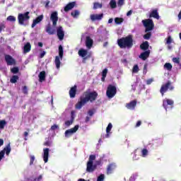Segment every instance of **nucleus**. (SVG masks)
I'll return each instance as SVG.
<instances>
[{
  "label": "nucleus",
  "instance_id": "obj_23",
  "mask_svg": "<svg viewBox=\"0 0 181 181\" xmlns=\"http://www.w3.org/2000/svg\"><path fill=\"white\" fill-rule=\"evenodd\" d=\"M45 31L47 32V33H48V35H55L56 34V30L53 28V27H52V25L48 24L46 26V29Z\"/></svg>",
  "mask_w": 181,
  "mask_h": 181
},
{
  "label": "nucleus",
  "instance_id": "obj_50",
  "mask_svg": "<svg viewBox=\"0 0 181 181\" xmlns=\"http://www.w3.org/2000/svg\"><path fill=\"white\" fill-rule=\"evenodd\" d=\"M107 73H108V69H103V71L102 72V76L107 77Z\"/></svg>",
  "mask_w": 181,
  "mask_h": 181
},
{
  "label": "nucleus",
  "instance_id": "obj_25",
  "mask_svg": "<svg viewBox=\"0 0 181 181\" xmlns=\"http://www.w3.org/2000/svg\"><path fill=\"white\" fill-rule=\"evenodd\" d=\"M38 77L40 83H43L46 80V71H42L40 72Z\"/></svg>",
  "mask_w": 181,
  "mask_h": 181
},
{
  "label": "nucleus",
  "instance_id": "obj_58",
  "mask_svg": "<svg viewBox=\"0 0 181 181\" xmlns=\"http://www.w3.org/2000/svg\"><path fill=\"white\" fill-rule=\"evenodd\" d=\"M45 54H46L45 51H43L42 52H41L40 54V59H43L45 57Z\"/></svg>",
  "mask_w": 181,
  "mask_h": 181
},
{
  "label": "nucleus",
  "instance_id": "obj_9",
  "mask_svg": "<svg viewBox=\"0 0 181 181\" xmlns=\"http://www.w3.org/2000/svg\"><path fill=\"white\" fill-rule=\"evenodd\" d=\"M115 169H117V165L115 163H110L107 167V175H112V173H114V170H115Z\"/></svg>",
  "mask_w": 181,
  "mask_h": 181
},
{
  "label": "nucleus",
  "instance_id": "obj_48",
  "mask_svg": "<svg viewBox=\"0 0 181 181\" xmlns=\"http://www.w3.org/2000/svg\"><path fill=\"white\" fill-rule=\"evenodd\" d=\"M93 160H95V155H90L88 162H93Z\"/></svg>",
  "mask_w": 181,
  "mask_h": 181
},
{
  "label": "nucleus",
  "instance_id": "obj_62",
  "mask_svg": "<svg viewBox=\"0 0 181 181\" xmlns=\"http://www.w3.org/2000/svg\"><path fill=\"white\" fill-rule=\"evenodd\" d=\"M42 175H40L39 177H36L35 180H37V181L42 180Z\"/></svg>",
  "mask_w": 181,
  "mask_h": 181
},
{
  "label": "nucleus",
  "instance_id": "obj_31",
  "mask_svg": "<svg viewBox=\"0 0 181 181\" xmlns=\"http://www.w3.org/2000/svg\"><path fill=\"white\" fill-rule=\"evenodd\" d=\"M18 80H19V76L18 75H13L10 78V83H12V84H15L18 83Z\"/></svg>",
  "mask_w": 181,
  "mask_h": 181
},
{
  "label": "nucleus",
  "instance_id": "obj_55",
  "mask_svg": "<svg viewBox=\"0 0 181 181\" xmlns=\"http://www.w3.org/2000/svg\"><path fill=\"white\" fill-rule=\"evenodd\" d=\"M172 43V37L168 36L167 38L166 44L167 45H170Z\"/></svg>",
  "mask_w": 181,
  "mask_h": 181
},
{
  "label": "nucleus",
  "instance_id": "obj_26",
  "mask_svg": "<svg viewBox=\"0 0 181 181\" xmlns=\"http://www.w3.org/2000/svg\"><path fill=\"white\" fill-rule=\"evenodd\" d=\"M74 122V112H71V120H67L65 122L66 127H70Z\"/></svg>",
  "mask_w": 181,
  "mask_h": 181
},
{
  "label": "nucleus",
  "instance_id": "obj_18",
  "mask_svg": "<svg viewBox=\"0 0 181 181\" xmlns=\"http://www.w3.org/2000/svg\"><path fill=\"white\" fill-rule=\"evenodd\" d=\"M76 1H72V2L69 3L64 8V12H69V11H71V9H73V8H74V6H76Z\"/></svg>",
  "mask_w": 181,
  "mask_h": 181
},
{
  "label": "nucleus",
  "instance_id": "obj_49",
  "mask_svg": "<svg viewBox=\"0 0 181 181\" xmlns=\"http://www.w3.org/2000/svg\"><path fill=\"white\" fill-rule=\"evenodd\" d=\"M35 162V156H30V165H33V163Z\"/></svg>",
  "mask_w": 181,
  "mask_h": 181
},
{
  "label": "nucleus",
  "instance_id": "obj_4",
  "mask_svg": "<svg viewBox=\"0 0 181 181\" xmlns=\"http://www.w3.org/2000/svg\"><path fill=\"white\" fill-rule=\"evenodd\" d=\"M142 23L144 26L146 28L145 32L146 33L148 32H151V30H153L155 28V24L153 23V21L152 19L148 18L142 21Z\"/></svg>",
  "mask_w": 181,
  "mask_h": 181
},
{
  "label": "nucleus",
  "instance_id": "obj_12",
  "mask_svg": "<svg viewBox=\"0 0 181 181\" xmlns=\"http://www.w3.org/2000/svg\"><path fill=\"white\" fill-rule=\"evenodd\" d=\"M78 54L81 57H83V60H87V59L90 57V55L87 56V54H88V51L84 49H79Z\"/></svg>",
  "mask_w": 181,
  "mask_h": 181
},
{
  "label": "nucleus",
  "instance_id": "obj_13",
  "mask_svg": "<svg viewBox=\"0 0 181 181\" xmlns=\"http://www.w3.org/2000/svg\"><path fill=\"white\" fill-rule=\"evenodd\" d=\"M94 162H88L86 164V172L93 173L95 170V165H93Z\"/></svg>",
  "mask_w": 181,
  "mask_h": 181
},
{
  "label": "nucleus",
  "instance_id": "obj_61",
  "mask_svg": "<svg viewBox=\"0 0 181 181\" xmlns=\"http://www.w3.org/2000/svg\"><path fill=\"white\" fill-rule=\"evenodd\" d=\"M131 15H132V10H130L127 13V16H131Z\"/></svg>",
  "mask_w": 181,
  "mask_h": 181
},
{
  "label": "nucleus",
  "instance_id": "obj_51",
  "mask_svg": "<svg viewBox=\"0 0 181 181\" xmlns=\"http://www.w3.org/2000/svg\"><path fill=\"white\" fill-rule=\"evenodd\" d=\"M173 62L174 63H177V64H179V63H180V58H177V57H174L173 59Z\"/></svg>",
  "mask_w": 181,
  "mask_h": 181
},
{
  "label": "nucleus",
  "instance_id": "obj_42",
  "mask_svg": "<svg viewBox=\"0 0 181 181\" xmlns=\"http://www.w3.org/2000/svg\"><path fill=\"white\" fill-rule=\"evenodd\" d=\"M6 125V121L1 120L0 121V129H4Z\"/></svg>",
  "mask_w": 181,
  "mask_h": 181
},
{
  "label": "nucleus",
  "instance_id": "obj_35",
  "mask_svg": "<svg viewBox=\"0 0 181 181\" xmlns=\"http://www.w3.org/2000/svg\"><path fill=\"white\" fill-rule=\"evenodd\" d=\"M122 22H124V18H115V23H116V25H121V23H122Z\"/></svg>",
  "mask_w": 181,
  "mask_h": 181
},
{
  "label": "nucleus",
  "instance_id": "obj_30",
  "mask_svg": "<svg viewBox=\"0 0 181 181\" xmlns=\"http://www.w3.org/2000/svg\"><path fill=\"white\" fill-rule=\"evenodd\" d=\"M140 49H141V50H144V52L148 51V49H149V42H148V41H145L141 44Z\"/></svg>",
  "mask_w": 181,
  "mask_h": 181
},
{
  "label": "nucleus",
  "instance_id": "obj_46",
  "mask_svg": "<svg viewBox=\"0 0 181 181\" xmlns=\"http://www.w3.org/2000/svg\"><path fill=\"white\" fill-rule=\"evenodd\" d=\"M141 155H142L143 158H145V156H148V149L143 148L141 151Z\"/></svg>",
  "mask_w": 181,
  "mask_h": 181
},
{
  "label": "nucleus",
  "instance_id": "obj_6",
  "mask_svg": "<svg viewBox=\"0 0 181 181\" xmlns=\"http://www.w3.org/2000/svg\"><path fill=\"white\" fill-rule=\"evenodd\" d=\"M29 19H30L29 11H27L24 13H19L18 16L19 25H25V22H26V21H29Z\"/></svg>",
  "mask_w": 181,
  "mask_h": 181
},
{
  "label": "nucleus",
  "instance_id": "obj_33",
  "mask_svg": "<svg viewBox=\"0 0 181 181\" xmlns=\"http://www.w3.org/2000/svg\"><path fill=\"white\" fill-rule=\"evenodd\" d=\"M103 8V4H100L98 2L93 3V9H101Z\"/></svg>",
  "mask_w": 181,
  "mask_h": 181
},
{
  "label": "nucleus",
  "instance_id": "obj_28",
  "mask_svg": "<svg viewBox=\"0 0 181 181\" xmlns=\"http://www.w3.org/2000/svg\"><path fill=\"white\" fill-rule=\"evenodd\" d=\"M11 143H8L6 147L1 151V152H4V155H5V153H6V155L8 156H9V154L11 153Z\"/></svg>",
  "mask_w": 181,
  "mask_h": 181
},
{
  "label": "nucleus",
  "instance_id": "obj_44",
  "mask_svg": "<svg viewBox=\"0 0 181 181\" xmlns=\"http://www.w3.org/2000/svg\"><path fill=\"white\" fill-rule=\"evenodd\" d=\"M105 179V175L104 174H100L98 177L97 181H104Z\"/></svg>",
  "mask_w": 181,
  "mask_h": 181
},
{
  "label": "nucleus",
  "instance_id": "obj_10",
  "mask_svg": "<svg viewBox=\"0 0 181 181\" xmlns=\"http://www.w3.org/2000/svg\"><path fill=\"white\" fill-rule=\"evenodd\" d=\"M57 15V11H54L50 16V19L52 21V26L54 27L57 25V21H59V16Z\"/></svg>",
  "mask_w": 181,
  "mask_h": 181
},
{
  "label": "nucleus",
  "instance_id": "obj_24",
  "mask_svg": "<svg viewBox=\"0 0 181 181\" xmlns=\"http://www.w3.org/2000/svg\"><path fill=\"white\" fill-rule=\"evenodd\" d=\"M111 129H112V124L109 123L106 128V134L102 136L103 139L105 138H110V132H111Z\"/></svg>",
  "mask_w": 181,
  "mask_h": 181
},
{
  "label": "nucleus",
  "instance_id": "obj_63",
  "mask_svg": "<svg viewBox=\"0 0 181 181\" xmlns=\"http://www.w3.org/2000/svg\"><path fill=\"white\" fill-rule=\"evenodd\" d=\"M4 145V139H0V148Z\"/></svg>",
  "mask_w": 181,
  "mask_h": 181
},
{
  "label": "nucleus",
  "instance_id": "obj_52",
  "mask_svg": "<svg viewBox=\"0 0 181 181\" xmlns=\"http://www.w3.org/2000/svg\"><path fill=\"white\" fill-rule=\"evenodd\" d=\"M51 131H56V129H59V125L54 124L50 128Z\"/></svg>",
  "mask_w": 181,
  "mask_h": 181
},
{
  "label": "nucleus",
  "instance_id": "obj_21",
  "mask_svg": "<svg viewBox=\"0 0 181 181\" xmlns=\"http://www.w3.org/2000/svg\"><path fill=\"white\" fill-rule=\"evenodd\" d=\"M43 15H40L38 17H37L35 20H33V23L31 25V28H35L37 23H40L43 21Z\"/></svg>",
  "mask_w": 181,
  "mask_h": 181
},
{
  "label": "nucleus",
  "instance_id": "obj_54",
  "mask_svg": "<svg viewBox=\"0 0 181 181\" xmlns=\"http://www.w3.org/2000/svg\"><path fill=\"white\" fill-rule=\"evenodd\" d=\"M125 1L124 0H118L117 5L118 6H122L124 5Z\"/></svg>",
  "mask_w": 181,
  "mask_h": 181
},
{
  "label": "nucleus",
  "instance_id": "obj_36",
  "mask_svg": "<svg viewBox=\"0 0 181 181\" xmlns=\"http://www.w3.org/2000/svg\"><path fill=\"white\" fill-rule=\"evenodd\" d=\"M173 66H172V64L170 63H165L164 64V68L166 69L167 70H168V71H170L172 70V68Z\"/></svg>",
  "mask_w": 181,
  "mask_h": 181
},
{
  "label": "nucleus",
  "instance_id": "obj_29",
  "mask_svg": "<svg viewBox=\"0 0 181 181\" xmlns=\"http://www.w3.org/2000/svg\"><path fill=\"white\" fill-rule=\"evenodd\" d=\"M32 49V45H30V42H27L23 47V53H29Z\"/></svg>",
  "mask_w": 181,
  "mask_h": 181
},
{
  "label": "nucleus",
  "instance_id": "obj_14",
  "mask_svg": "<svg viewBox=\"0 0 181 181\" xmlns=\"http://www.w3.org/2000/svg\"><path fill=\"white\" fill-rule=\"evenodd\" d=\"M5 60L8 64V66H12L13 64H15L16 62L15 59L12 57V56L9 54H6L5 55Z\"/></svg>",
  "mask_w": 181,
  "mask_h": 181
},
{
  "label": "nucleus",
  "instance_id": "obj_16",
  "mask_svg": "<svg viewBox=\"0 0 181 181\" xmlns=\"http://www.w3.org/2000/svg\"><path fill=\"white\" fill-rule=\"evenodd\" d=\"M136 100H132L130 103H127L125 107L127 108V110H135V107H136Z\"/></svg>",
  "mask_w": 181,
  "mask_h": 181
},
{
  "label": "nucleus",
  "instance_id": "obj_39",
  "mask_svg": "<svg viewBox=\"0 0 181 181\" xmlns=\"http://www.w3.org/2000/svg\"><path fill=\"white\" fill-rule=\"evenodd\" d=\"M6 21L8 22H16V18L13 16H9L7 17Z\"/></svg>",
  "mask_w": 181,
  "mask_h": 181
},
{
  "label": "nucleus",
  "instance_id": "obj_17",
  "mask_svg": "<svg viewBox=\"0 0 181 181\" xmlns=\"http://www.w3.org/2000/svg\"><path fill=\"white\" fill-rule=\"evenodd\" d=\"M90 18L93 22H95V21H101L104 18V14H91Z\"/></svg>",
  "mask_w": 181,
  "mask_h": 181
},
{
  "label": "nucleus",
  "instance_id": "obj_11",
  "mask_svg": "<svg viewBox=\"0 0 181 181\" xmlns=\"http://www.w3.org/2000/svg\"><path fill=\"white\" fill-rule=\"evenodd\" d=\"M173 104H175V102L170 99H165L163 101V107L166 111H168V105L173 107Z\"/></svg>",
  "mask_w": 181,
  "mask_h": 181
},
{
  "label": "nucleus",
  "instance_id": "obj_20",
  "mask_svg": "<svg viewBox=\"0 0 181 181\" xmlns=\"http://www.w3.org/2000/svg\"><path fill=\"white\" fill-rule=\"evenodd\" d=\"M76 94H77V86L74 85L69 90L70 98H74L76 97Z\"/></svg>",
  "mask_w": 181,
  "mask_h": 181
},
{
  "label": "nucleus",
  "instance_id": "obj_15",
  "mask_svg": "<svg viewBox=\"0 0 181 181\" xmlns=\"http://www.w3.org/2000/svg\"><path fill=\"white\" fill-rule=\"evenodd\" d=\"M49 152H50V149L49 148H43V160L45 163H47L49 162Z\"/></svg>",
  "mask_w": 181,
  "mask_h": 181
},
{
  "label": "nucleus",
  "instance_id": "obj_56",
  "mask_svg": "<svg viewBox=\"0 0 181 181\" xmlns=\"http://www.w3.org/2000/svg\"><path fill=\"white\" fill-rule=\"evenodd\" d=\"M23 94H28V86H23Z\"/></svg>",
  "mask_w": 181,
  "mask_h": 181
},
{
  "label": "nucleus",
  "instance_id": "obj_3",
  "mask_svg": "<svg viewBox=\"0 0 181 181\" xmlns=\"http://www.w3.org/2000/svg\"><path fill=\"white\" fill-rule=\"evenodd\" d=\"M170 90V91H173L175 90V86L172 85V82L168 81L166 83L161 86L160 89V93L161 95L163 97L165 95V93Z\"/></svg>",
  "mask_w": 181,
  "mask_h": 181
},
{
  "label": "nucleus",
  "instance_id": "obj_43",
  "mask_svg": "<svg viewBox=\"0 0 181 181\" xmlns=\"http://www.w3.org/2000/svg\"><path fill=\"white\" fill-rule=\"evenodd\" d=\"M139 71V66H138V64L134 65L132 69V73H138Z\"/></svg>",
  "mask_w": 181,
  "mask_h": 181
},
{
  "label": "nucleus",
  "instance_id": "obj_19",
  "mask_svg": "<svg viewBox=\"0 0 181 181\" xmlns=\"http://www.w3.org/2000/svg\"><path fill=\"white\" fill-rule=\"evenodd\" d=\"M94 43V41L93 39H91V37L87 36L86 38V46L88 49H90L93 47V45Z\"/></svg>",
  "mask_w": 181,
  "mask_h": 181
},
{
  "label": "nucleus",
  "instance_id": "obj_27",
  "mask_svg": "<svg viewBox=\"0 0 181 181\" xmlns=\"http://www.w3.org/2000/svg\"><path fill=\"white\" fill-rule=\"evenodd\" d=\"M149 18H154L155 19H159V13H158V9L153 10L150 13Z\"/></svg>",
  "mask_w": 181,
  "mask_h": 181
},
{
  "label": "nucleus",
  "instance_id": "obj_40",
  "mask_svg": "<svg viewBox=\"0 0 181 181\" xmlns=\"http://www.w3.org/2000/svg\"><path fill=\"white\" fill-rule=\"evenodd\" d=\"M11 71L13 74H16L19 73V68L18 66H14L11 69Z\"/></svg>",
  "mask_w": 181,
  "mask_h": 181
},
{
  "label": "nucleus",
  "instance_id": "obj_53",
  "mask_svg": "<svg viewBox=\"0 0 181 181\" xmlns=\"http://www.w3.org/2000/svg\"><path fill=\"white\" fill-rule=\"evenodd\" d=\"M154 80L153 78H149L146 80V84L147 86H150L151 83H153Z\"/></svg>",
  "mask_w": 181,
  "mask_h": 181
},
{
  "label": "nucleus",
  "instance_id": "obj_60",
  "mask_svg": "<svg viewBox=\"0 0 181 181\" xmlns=\"http://www.w3.org/2000/svg\"><path fill=\"white\" fill-rule=\"evenodd\" d=\"M29 135V133L28 132H24V136H25V141H28V139L26 137Z\"/></svg>",
  "mask_w": 181,
  "mask_h": 181
},
{
  "label": "nucleus",
  "instance_id": "obj_41",
  "mask_svg": "<svg viewBox=\"0 0 181 181\" xmlns=\"http://www.w3.org/2000/svg\"><path fill=\"white\" fill-rule=\"evenodd\" d=\"M151 36H152V33H147L146 34H145L143 37L144 39H145L146 40H149L151 39Z\"/></svg>",
  "mask_w": 181,
  "mask_h": 181
},
{
  "label": "nucleus",
  "instance_id": "obj_22",
  "mask_svg": "<svg viewBox=\"0 0 181 181\" xmlns=\"http://www.w3.org/2000/svg\"><path fill=\"white\" fill-rule=\"evenodd\" d=\"M149 54H151V50L145 51L139 56V59H141V60H146L148 57H149Z\"/></svg>",
  "mask_w": 181,
  "mask_h": 181
},
{
  "label": "nucleus",
  "instance_id": "obj_1",
  "mask_svg": "<svg viewBox=\"0 0 181 181\" xmlns=\"http://www.w3.org/2000/svg\"><path fill=\"white\" fill-rule=\"evenodd\" d=\"M98 97V93L95 91L83 93V96H80L79 101L75 105L76 110H81L86 103L90 102L94 103Z\"/></svg>",
  "mask_w": 181,
  "mask_h": 181
},
{
  "label": "nucleus",
  "instance_id": "obj_32",
  "mask_svg": "<svg viewBox=\"0 0 181 181\" xmlns=\"http://www.w3.org/2000/svg\"><path fill=\"white\" fill-rule=\"evenodd\" d=\"M61 64H62V62H60V57L57 56L55 57V64H56L57 69H60Z\"/></svg>",
  "mask_w": 181,
  "mask_h": 181
},
{
  "label": "nucleus",
  "instance_id": "obj_64",
  "mask_svg": "<svg viewBox=\"0 0 181 181\" xmlns=\"http://www.w3.org/2000/svg\"><path fill=\"white\" fill-rule=\"evenodd\" d=\"M78 181H90V180H86L85 179L80 178L78 180Z\"/></svg>",
  "mask_w": 181,
  "mask_h": 181
},
{
  "label": "nucleus",
  "instance_id": "obj_5",
  "mask_svg": "<svg viewBox=\"0 0 181 181\" xmlns=\"http://www.w3.org/2000/svg\"><path fill=\"white\" fill-rule=\"evenodd\" d=\"M117 94V87L114 85H108L107 90H106V95L108 98H113L115 97Z\"/></svg>",
  "mask_w": 181,
  "mask_h": 181
},
{
  "label": "nucleus",
  "instance_id": "obj_2",
  "mask_svg": "<svg viewBox=\"0 0 181 181\" xmlns=\"http://www.w3.org/2000/svg\"><path fill=\"white\" fill-rule=\"evenodd\" d=\"M117 45L120 49H131L134 46V37L129 35L117 40Z\"/></svg>",
  "mask_w": 181,
  "mask_h": 181
},
{
  "label": "nucleus",
  "instance_id": "obj_47",
  "mask_svg": "<svg viewBox=\"0 0 181 181\" xmlns=\"http://www.w3.org/2000/svg\"><path fill=\"white\" fill-rule=\"evenodd\" d=\"M94 112H95V110H89L88 111V114L90 117H93L94 115Z\"/></svg>",
  "mask_w": 181,
  "mask_h": 181
},
{
  "label": "nucleus",
  "instance_id": "obj_59",
  "mask_svg": "<svg viewBox=\"0 0 181 181\" xmlns=\"http://www.w3.org/2000/svg\"><path fill=\"white\" fill-rule=\"evenodd\" d=\"M141 124L142 122H141V120H139L136 124V128H138V127H141Z\"/></svg>",
  "mask_w": 181,
  "mask_h": 181
},
{
  "label": "nucleus",
  "instance_id": "obj_57",
  "mask_svg": "<svg viewBox=\"0 0 181 181\" xmlns=\"http://www.w3.org/2000/svg\"><path fill=\"white\" fill-rule=\"evenodd\" d=\"M45 146H52V142L47 141L44 143Z\"/></svg>",
  "mask_w": 181,
  "mask_h": 181
},
{
  "label": "nucleus",
  "instance_id": "obj_7",
  "mask_svg": "<svg viewBox=\"0 0 181 181\" xmlns=\"http://www.w3.org/2000/svg\"><path fill=\"white\" fill-rule=\"evenodd\" d=\"M77 131H78V125H76L74 128L67 129L65 132V137L70 138V136H71V135H73L75 132H77Z\"/></svg>",
  "mask_w": 181,
  "mask_h": 181
},
{
  "label": "nucleus",
  "instance_id": "obj_37",
  "mask_svg": "<svg viewBox=\"0 0 181 181\" xmlns=\"http://www.w3.org/2000/svg\"><path fill=\"white\" fill-rule=\"evenodd\" d=\"M63 46L59 45V56L60 57V59H63Z\"/></svg>",
  "mask_w": 181,
  "mask_h": 181
},
{
  "label": "nucleus",
  "instance_id": "obj_45",
  "mask_svg": "<svg viewBox=\"0 0 181 181\" xmlns=\"http://www.w3.org/2000/svg\"><path fill=\"white\" fill-rule=\"evenodd\" d=\"M6 28V25L5 24V22H3L0 24V33L3 30H5V28Z\"/></svg>",
  "mask_w": 181,
  "mask_h": 181
},
{
  "label": "nucleus",
  "instance_id": "obj_8",
  "mask_svg": "<svg viewBox=\"0 0 181 181\" xmlns=\"http://www.w3.org/2000/svg\"><path fill=\"white\" fill-rule=\"evenodd\" d=\"M57 35L59 40H63L64 39V30H63V27L62 25L57 28Z\"/></svg>",
  "mask_w": 181,
  "mask_h": 181
},
{
  "label": "nucleus",
  "instance_id": "obj_34",
  "mask_svg": "<svg viewBox=\"0 0 181 181\" xmlns=\"http://www.w3.org/2000/svg\"><path fill=\"white\" fill-rule=\"evenodd\" d=\"M109 5L112 9H115L117 8V1L115 0H110Z\"/></svg>",
  "mask_w": 181,
  "mask_h": 181
},
{
  "label": "nucleus",
  "instance_id": "obj_38",
  "mask_svg": "<svg viewBox=\"0 0 181 181\" xmlns=\"http://www.w3.org/2000/svg\"><path fill=\"white\" fill-rule=\"evenodd\" d=\"M71 16L74 18H77L80 15V11L78 10H75L71 13Z\"/></svg>",
  "mask_w": 181,
  "mask_h": 181
}]
</instances>
